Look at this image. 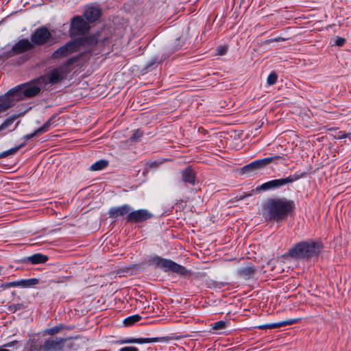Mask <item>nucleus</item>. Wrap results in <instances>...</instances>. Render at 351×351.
I'll use <instances>...</instances> for the list:
<instances>
[{"instance_id":"c03bdc74","label":"nucleus","mask_w":351,"mask_h":351,"mask_svg":"<svg viewBox=\"0 0 351 351\" xmlns=\"http://www.w3.org/2000/svg\"><path fill=\"white\" fill-rule=\"evenodd\" d=\"M252 194L251 193H247V194H245L244 195L241 196L240 197V199H243V198L246 197H249V196H251Z\"/></svg>"},{"instance_id":"2eb2a0df","label":"nucleus","mask_w":351,"mask_h":351,"mask_svg":"<svg viewBox=\"0 0 351 351\" xmlns=\"http://www.w3.org/2000/svg\"><path fill=\"white\" fill-rule=\"evenodd\" d=\"M101 15V10L95 6H89L84 12L83 16L87 23H92L99 19Z\"/></svg>"},{"instance_id":"b1692460","label":"nucleus","mask_w":351,"mask_h":351,"mask_svg":"<svg viewBox=\"0 0 351 351\" xmlns=\"http://www.w3.org/2000/svg\"><path fill=\"white\" fill-rule=\"evenodd\" d=\"M56 115H52L44 124L43 126L40 127L37 129V133H40V134L49 131L51 125L53 123V120L56 118Z\"/></svg>"},{"instance_id":"473e14b6","label":"nucleus","mask_w":351,"mask_h":351,"mask_svg":"<svg viewBox=\"0 0 351 351\" xmlns=\"http://www.w3.org/2000/svg\"><path fill=\"white\" fill-rule=\"evenodd\" d=\"M285 155L282 154V155H275L274 156H271V157H267V158H265L266 160H267V162L268 164V165L271 163V162H274L276 164H278V160H286L285 158Z\"/></svg>"},{"instance_id":"bb28decb","label":"nucleus","mask_w":351,"mask_h":351,"mask_svg":"<svg viewBox=\"0 0 351 351\" xmlns=\"http://www.w3.org/2000/svg\"><path fill=\"white\" fill-rule=\"evenodd\" d=\"M25 145V143H22L19 146L12 147L8 150H6L5 152H3L0 154V159L5 158L10 155H14L21 148L23 147Z\"/></svg>"},{"instance_id":"f8f14e48","label":"nucleus","mask_w":351,"mask_h":351,"mask_svg":"<svg viewBox=\"0 0 351 351\" xmlns=\"http://www.w3.org/2000/svg\"><path fill=\"white\" fill-rule=\"evenodd\" d=\"M167 341V337H153V338H124L115 341L116 344L121 345L125 343H150L154 342H164Z\"/></svg>"},{"instance_id":"5701e85b","label":"nucleus","mask_w":351,"mask_h":351,"mask_svg":"<svg viewBox=\"0 0 351 351\" xmlns=\"http://www.w3.org/2000/svg\"><path fill=\"white\" fill-rule=\"evenodd\" d=\"M39 283L38 278L22 279L18 280L19 287L22 288H29L36 286Z\"/></svg>"},{"instance_id":"f3484780","label":"nucleus","mask_w":351,"mask_h":351,"mask_svg":"<svg viewBox=\"0 0 351 351\" xmlns=\"http://www.w3.org/2000/svg\"><path fill=\"white\" fill-rule=\"evenodd\" d=\"M131 210V207L128 204H124L118 207H112L108 210V215L110 218L116 219L119 217H122L128 215Z\"/></svg>"},{"instance_id":"a878e982","label":"nucleus","mask_w":351,"mask_h":351,"mask_svg":"<svg viewBox=\"0 0 351 351\" xmlns=\"http://www.w3.org/2000/svg\"><path fill=\"white\" fill-rule=\"evenodd\" d=\"M230 324L228 320H220L211 324V328L214 330H223L228 327Z\"/></svg>"},{"instance_id":"37998d69","label":"nucleus","mask_w":351,"mask_h":351,"mask_svg":"<svg viewBox=\"0 0 351 351\" xmlns=\"http://www.w3.org/2000/svg\"><path fill=\"white\" fill-rule=\"evenodd\" d=\"M18 343L17 341L14 340V341H10V342H8L7 343H5L3 345V347L4 348H10V347H12V346H14V345H16V343Z\"/></svg>"},{"instance_id":"412c9836","label":"nucleus","mask_w":351,"mask_h":351,"mask_svg":"<svg viewBox=\"0 0 351 351\" xmlns=\"http://www.w3.org/2000/svg\"><path fill=\"white\" fill-rule=\"evenodd\" d=\"M256 272L255 267L252 264H250L245 267L239 269L237 273L239 276L245 280L252 278Z\"/></svg>"},{"instance_id":"9b49d317","label":"nucleus","mask_w":351,"mask_h":351,"mask_svg":"<svg viewBox=\"0 0 351 351\" xmlns=\"http://www.w3.org/2000/svg\"><path fill=\"white\" fill-rule=\"evenodd\" d=\"M153 214L146 209H139L130 211L126 217V221L132 223H138L151 219Z\"/></svg>"},{"instance_id":"c85d7f7f","label":"nucleus","mask_w":351,"mask_h":351,"mask_svg":"<svg viewBox=\"0 0 351 351\" xmlns=\"http://www.w3.org/2000/svg\"><path fill=\"white\" fill-rule=\"evenodd\" d=\"M141 319V317L139 315H134L129 316L124 319L123 320V324L125 326H130L135 324L136 322L140 321Z\"/></svg>"},{"instance_id":"ddd939ff","label":"nucleus","mask_w":351,"mask_h":351,"mask_svg":"<svg viewBox=\"0 0 351 351\" xmlns=\"http://www.w3.org/2000/svg\"><path fill=\"white\" fill-rule=\"evenodd\" d=\"M100 33L97 32L93 34L79 37L73 39L74 43L79 50L82 46L91 47L96 45L99 41Z\"/></svg>"},{"instance_id":"4c0bfd02","label":"nucleus","mask_w":351,"mask_h":351,"mask_svg":"<svg viewBox=\"0 0 351 351\" xmlns=\"http://www.w3.org/2000/svg\"><path fill=\"white\" fill-rule=\"evenodd\" d=\"M228 48L226 47L221 46L217 49V54L223 56L227 53Z\"/></svg>"},{"instance_id":"c756f323","label":"nucleus","mask_w":351,"mask_h":351,"mask_svg":"<svg viewBox=\"0 0 351 351\" xmlns=\"http://www.w3.org/2000/svg\"><path fill=\"white\" fill-rule=\"evenodd\" d=\"M64 328V325L60 324L54 327L46 329L45 332L48 335L53 336V335L58 334V332H60Z\"/></svg>"},{"instance_id":"6e6552de","label":"nucleus","mask_w":351,"mask_h":351,"mask_svg":"<svg viewBox=\"0 0 351 351\" xmlns=\"http://www.w3.org/2000/svg\"><path fill=\"white\" fill-rule=\"evenodd\" d=\"M52 34L47 27L45 26L40 27L35 29L31 35V41L36 45H44L50 42Z\"/></svg>"},{"instance_id":"a19ab883","label":"nucleus","mask_w":351,"mask_h":351,"mask_svg":"<svg viewBox=\"0 0 351 351\" xmlns=\"http://www.w3.org/2000/svg\"><path fill=\"white\" fill-rule=\"evenodd\" d=\"M349 135H350V134H348V133H346L344 132L340 131L338 133V136H337V138H338V139H343V138H347Z\"/></svg>"},{"instance_id":"7c9ffc66","label":"nucleus","mask_w":351,"mask_h":351,"mask_svg":"<svg viewBox=\"0 0 351 351\" xmlns=\"http://www.w3.org/2000/svg\"><path fill=\"white\" fill-rule=\"evenodd\" d=\"M27 306L23 303L11 304L8 305L7 309L11 313H15L17 311L25 308Z\"/></svg>"},{"instance_id":"ea45409f","label":"nucleus","mask_w":351,"mask_h":351,"mask_svg":"<svg viewBox=\"0 0 351 351\" xmlns=\"http://www.w3.org/2000/svg\"><path fill=\"white\" fill-rule=\"evenodd\" d=\"M345 42H346V39L345 38L339 37L335 40V45L337 46L341 47V46H343L344 45Z\"/></svg>"},{"instance_id":"f03ea898","label":"nucleus","mask_w":351,"mask_h":351,"mask_svg":"<svg viewBox=\"0 0 351 351\" xmlns=\"http://www.w3.org/2000/svg\"><path fill=\"white\" fill-rule=\"evenodd\" d=\"M323 249L321 241L308 239L293 245L288 251L287 256L295 260L308 261L317 258Z\"/></svg>"},{"instance_id":"423d86ee","label":"nucleus","mask_w":351,"mask_h":351,"mask_svg":"<svg viewBox=\"0 0 351 351\" xmlns=\"http://www.w3.org/2000/svg\"><path fill=\"white\" fill-rule=\"evenodd\" d=\"M306 176L305 172L302 173H295L292 176H289L287 178L272 180L268 182H266L262 184L261 186H258L256 188V191H268L270 189H274L280 188L284 185H286L289 183H292L302 178H304Z\"/></svg>"},{"instance_id":"7ed1b4c3","label":"nucleus","mask_w":351,"mask_h":351,"mask_svg":"<svg viewBox=\"0 0 351 351\" xmlns=\"http://www.w3.org/2000/svg\"><path fill=\"white\" fill-rule=\"evenodd\" d=\"M80 56H77L67 59L61 65L53 68L46 75L36 78L37 82L40 84H50L53 85L60 83L66 77L67 74L70 71L69 66L77 62Z\"/></svg>"},{"instance_id":"20e7f679","label":"nucleus","mask_w":351,"mask_h":351,"mask_svg":"<svg viewBox=\"0 0 351 351\" xmlns=\"http://www.w3.org/2000/svg\"><path fill=\"white\" fill-rule=\"evenodd\" d=\"M36 79L27 83L16 86L9 90L16 103L27 98L36 96L40 92ZM39 84H40L39 83Z\"/></svg>"},{"instance_id":"dca6fc26","label":"nucleus","mask_w":351,"mask_h":351,"mask_svg":"<svg viewBox=\"0 0 351 351\" xmlns=\"http://www.w3.org/2000/svg\"><path fill=\"white\" fill-rule=\"evenodd\" d=\"M19 114H14L5 119L3 122L0 125V137L5 136L8 132L14 131L19 124L18 121L12 130H9L14 122L19 118Z\"/></svg>"},{"instance_id":"72a5a7b5","label":"nucleus","mask_w":351,"mask_h":351,"mask_svg":"<svg viewBox=\"0 0 351 351\" xmlns=\"http://www.w3.org/2000/svg\"><path fill=\"white\" fill-rule=\"evenodd\" d=\"M278 79V75L275 72H271L267 77V82L269 85L274 84Z\"/></svg>"},{"instance_id":"79ce46f5","label":"nucleus","mask_w":351,"mask_h":351,"mask_svg":"<svg viewBox=\"0 0 351 351\" xmlns=\"http://www.w3.org/2000/svg\"><path fill=\"white\" fill-rule=\"evenodd\" d=\"M285 40H286V39L284 38L276 37V38H272V39H270V40H267V42L272 43V42H280V41H285Z\"/></svg>"},{"instance_id":"4468645a","label":"nucleus","mask_w":351,"mask_h":351,"mask_svg":"<svg viewBox=\"0 0 351 351\" xmlns=\"http://www.w3.org/2000/svg\"><path fill=\"white\" fill-rule=\"evenodd\" d=\"M34 48V44L27 38H23L15 43L10 52V56L19 55Z\"/></svg>"},{"instance_id":"a211bd4d","label":"nucleus","mask_w":351,"mask_h":351,"mask_svg":"<svg viewBox=\"0 0 351 351\" xmlns=\"http://www.w3.org/2000/svg\"><path fill=\"white\" fill-rule=\"evenodd\" d=\"M182 182L184 184H189L194 186L196 182V176L194 170L189 167L181 172Z\"/></svg>"},{"instance_id":"4be33fe9","label":"nucleus","mask_w":351,"mask_h":351,"mask_svg":"<svg viewBox=\"0 0 351 351\" xmlns=\"http://www.w3.org/2000/svg\"><path fill=\"white\" fill-rule=\"evenodd\" d=\"M27 261L32 264H40L47 261L48 257L42 254H34L27 257Z\"/></svg>"},{"instance_id":"39448f33","label":"nucleus","mask_w":351,"mask_h":351,"mask_svg":"<svg viewBox=\"0 0 351 351\" xmlns=\"http://www.w3.org/2000/svg\"><path fill=\"white\" fill-rule=\"evenodd\" d=\"M149 261L166 272L171 271L182 276H190L191 274V271L186 269L184 266L170 259L164 258L159 256L150 257Z\"/></svg>"},{"instance_id":"393cba45","label":"nucleus","mask_w":351,"mask_h":351,"mask_svg":"<svg viewBox=\"0 0 351 351\" xmlns=\"http://www.w3.org/2000/svg\"><path fill=\"white\" fill-rule=\"evenodd\" d=\"M108 165V161L106 160H99L93 163L90 169L92 171H100L106 168Z\"/></svg>"},{"instance_id":"49530a36","label":"nucleus","mask_w":351,"mask_h":351,"mask_svg":"<svg viewBox=\"0 0 351 351\" xmlns=\"http://www.w3.org/2000/svg\"><path fill=\"white\" fill-rule=\"evenodd\" d=\"M178 49V48H176V49H173V51H176Z\"/></svg>"},{"instance_id":"1a4fd4ad","label":"nucleus","mask_w":351,"mask_h":351,"mask_svg":"<svg viewBox=\"0 0 351 351\" xmlns=\"http://www.w3.org/2000/svg\"><path fill=\"white\" fill-rule=\"evenodd\" d=\"M77 51L74 40H71L54 51L50 58L53 60H60Z\"/></svg>"},{"instance_id":"9d476101","label":"nucleus","mask_w":351,"mask_h":351,"mask_svg":"<svg viewBox=\"0 0 351 351\" xmlns=\"http://www.w3.org/2000/svg\"><path fill=\"white\" fill-rule=\"evenodd\" d=\"M67 339L62 337H51L45 339L43 351H63Z\"/></svg>"},{"instance_id":"cd10ccee","label":"nucleus","mask_w":351,"mask_h":351,"mask_svg":"<svg viewBox=\"0 0 351 351\" xmlns=\"http://www.w3.org/2000/svg\"><path fill=\"white\" fill-rule=\"evenodd\" d=\"M255 172H256V170L255 169L254 161L243 166L240 170V173L242 175L251 174Z\"/></svg>"},{"instance_id":"c9c22d12","label":"nucleus","mask_w":351,"mask_h":351,"mask_svg":"<svg viewBox=\"0 0 351 351\" xmlns=\"http://www.w3.org/2000/svg\"><path fill=\"white\" fill-rule=\"evenodd\" d=\"M143 132L140 130H136L134 134H132V139L134 141H139L140 138L143 136Z\"/></svg>"},{"instance_id":"aec40b11","label":"nucleus","mask_w":351,"mask_h":351,"mask_svg":"<svg viewBox=\"0 0 351 351\" xmlns=\"http://www.w3.org/2000/svg\"><path fill=\"white\" fill-rule=\"evenodd\" d=\"M16 102L9 91L0 98V114L16 105Z\"/></svg>"},{"instance_id":"58836bf2","label":"nucleus","mask_w":351,"mask_h":351,"mask_svg":"<svg viewBox=\"0 0 351 351\" xmlns=\"http://www.w3.org/2000/svg\"><path fill=\"white\" fill-rule=\"evenodd\" d=\"M119 351H139L138 348L134 346H126L121 348Z\"/></svg>"},{"instance_id":"a18cd8bd","label":"nucleus","mask_w":351,"mask_h":351,"mask_svg":"<svg viewBox=\"0 0 351 351\" xmlns=\"http://www.w3.org/2000/svg\"><path fill=\"white\" fill-rule=\"evenodd\" d=\"M0 351H10L9 350L0 348Z\"/></svg>"},{"instance_id":"0eeeda50","label":"nucleus","mask_w":351,"mask_h":351,"mask_svg":"<svg viewBox=\"0 0 351 351\" xmlns=\"http://www.w3.org/2000/svg\"><path fill=\"white\" fill-rule=\"evenodd\" d=\"M90 29V25L81 16H75L71 20L69 36L71 37L83 36L88 32Z\"/></svg>"},{"instance_id":"f257e3e1","label":"nucleus","mask_w":351,"mask_h":351,"mask_svg":"<svg viewBox=\"0 0 351 351\" xmlns=\"http://www.w3.org/2000/svg\"><path fill=\"white\" fill-rule=\"evenodd\" d=\"M295 209L293 200L286 197L268 199L263 206V215L266 221L281 223L287 220Z\"/></svg>"},{"instance_id":"e433bc0d","label":"nucleus","mask_w":351,"mask_h":351,"mask_svg":"<svg viewBox=\"0 0 351 351\" xmlns=\"http://www.w3.org/2000/svg\"><path fill=\"white\" fill-rule=\"evenodd\" d=\"M40 133H37V130H36L33 133L27 134L23 136V138L27 141L34 136H37L40 135Z\"/></svg>"},{"instance_id":"6ab92c4d","label":"nucleus","mask_w":351,"mask_h":351,"mask_svg":"<svg viewBox=\"0 0 351 351\" xmlns=\"http://www.w3.org/2000/svg\"><path fill=\"white\" fill-rule=\"evenodd\" d=\"M300 320V318L296 319H289L285 321L276 322V323H271V324H266L263 325L259 326L258 328L260 329H274V328H278L282 326L292 325L296 323H298Z\"/></svg>"},{"instance_id":"f704fd0d","label":"nucleus","mask_w":351,"mask_h":351,"mask_svg":"<svg viewBox=\"0 0 351 351\" xmlns=\"http://www.w3.org/2000/svg\"><path fill=\"white\" fill-rule=\"evenodd\" d=\"M19 287L18 280L3 283V284H1V285L0 286V287L3 289H8L10 287Z\"/></svg>"},{"instance_id":"2f4dec72","label":"nucleus","mask_w":351,"mask_h":351,"mask_svg":"<svg viewBox=\"0 0 351 351\" xmlns=\"http://www.w3.org/2000/svg\"><path fill=\"white\" fill-rule=\"evenodd\" d=\"M255 169L257 171L263 169L265 167L268 165L267 160L265 158L256 160L254 161Z\"/></svg>"}]
</instances>
